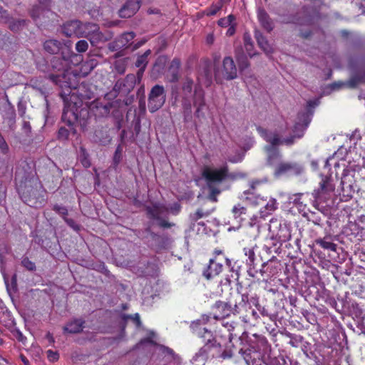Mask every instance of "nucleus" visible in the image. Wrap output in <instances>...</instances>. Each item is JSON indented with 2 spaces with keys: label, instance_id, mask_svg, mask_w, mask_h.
<instances>
[{
  "label": "nucleus",
  "instance_id": "nucleus-1",
  "mask_svg": "<svg viewBox=\"0 0 365 365\" xmlns=\"http://www.w3.org/2000/svg\"><path fill=\"white\" fill-rule=\"evenodd\" d=\"M202 176L205 180L209 190L207 199L213 202H217V197L221 192L220 189L217 185L222 183L227 178H234L232 175L229 174L227 165L219 168L208 165L204 166L202 170Z\"/></svg>",
  "mask_w": 365,
  "mask_h": 365
},
{
  "label": "nucleus",
  "instance_id": "nucleus-2",
  "mask_svg": "<svg viewBox=\"0 0 365 365\" xmlns=\"http://www.w3.org/2000/svg\"><path fill=\"white\" fill-rule=\"evenodd\" d=\"M257 130L262 138L270 143L264 147V150L267 153L268 163L272 165L281 157L279 150L275 147L280 145L281 139L277 133L269 131L262 127H257Z\"/></svg>",
  "mask_w": 365,
  "mask_h": 365
},
{
  "label": "nucleus",
  "instance_id": "nucleus-3",
  "mask_svg": "<svg viewBox=\"0 0 365 365\" xmlns=\"http://www.w3.org/2000/svg\"><path fill=\"white\" fill-rule=\"evenodd\" d=\"M32 185L31 180L20 182L17 184V190L21 198L26 204L30 207H37L43 202V197L40 196L38 190Z\"/></svg>",
  "mask_w": 365,
  "mask_h": 365
},
{
  "label": "nucleus",
  "instance_id": "nucleus-4",
  "mask_svg": "<svg viewBox=\"0 0 365 365\" xmlns=\"http://www.w3.org/2000/svg\"><path fill=\"white\" fill-rule=\"evenodd\" d=\"M248 301L249 297L247 294H238L233 308H232L231 305L228 303L221 301L216 302L215 308L220 312V314L216 316L215 318L228 317L231 312L234 314H239L241 309L246 307Z\"/></svg>",
  "mask_w": 365,
  "mask_h": 365
},
{
  "label": "nucleus",
  "instance_id": "nucleus-5",
  "mask_svg": "<svg viewBox=\"0 0 365 365\" xmlns=\"http://www.w3.org/2000/svg\"><path fill=\"white\" fill-rule=\"evenodd\" d=\"M80 32L83 33V34L80 35V38L84 37L88 38L93 46L106 42L111 38L110 34H103L100 31L99 26L96 24L81 22Z\"/></svg>",
  "mask_w": 365,
  "mask_h": 365
},
{
  "label": "nucleus",
  "instance_id": "nucleus-6",
  "mask_svg": "<svg viewBox=\"0 0 365 365\" xmlns=\"http://www.w3.org/2000/svg\"><path fill=\"white\" fill-rule=\"evenodd\" d=\"M166 98L164 87L160 85L153 86L148 96V107L151 113L159 110L165 103Z\"/></svg>",
  "mask_w": 365,
  "mask_h": 365
},
{
  "label": "nucleus",
  "instance_id": "nucleus-7",
  "mask_svg": "<svg viewBox=\"0 0 365 365\" xmlns=\"http://www.w3.org/2000/svg\"><path fill=\"white\" fill-rule=\"evenodd\" d=\"M237 76V68L234 60L230 57L224 58L222 65L215 71L216 78L233 80Z\"/></svg>",
  "mask_w": 365,
  "mask_h": 365
},
{
  "label": "nucleus",
  "instance_id": "nucleus-8",
  "mask_svg": "<svg viewBox=\"0 0 365 365\" xmlns=\"http://www.w3.org/2000/svg\"><path fill=\"white\" fill-rule=\"evenodd\" d=\"M335 185L330 176H322L319 182V187L313 192L314 197L316 201L322 202L326 200L327 195L334 192Z\"/></svg>",
  "mask_w": 365,
  "mask_h": 365
},
{
  "label": "nucleus",
  "instance_id": "nucleus-9",
  "mask_svg": "<svg viewBox=\"0 0 365 365\" xmlns=\"http://www.w3.org/2000/svg\"><path fill=\"white\" fill-rule=\"evenodd\" d=\"M147 212L150 217L158 221V225L162 227L169 228L173 224L167 222L163 217L168 214V208L161 204H155L152 207H147Z\"/></svg>",
  "mask_w": 365,
  "mask_h": 365
},
{
  "label": "nucleus",
  "instance_id": "nucleus-10",
  "mask_svg": "<svg viewBox=\"0 0 365 365\" xmlns=\"http://www.w3.org/2000/svg\"><path fill=\"white\" fill-rule=\"evenodd\" d=\"M221 351V345L217 342L213 336L212 338H207L205 345L199 350L197 353V356H201L205 359L212 356V358L217 356V355Z\"/></svg>",
  "mask_w": 365,
  "mask_h": 365
},
{
  "label": "nucleus",
  "instance_id": "nucleus-11",
  "mask_svg": "<svg viewBox=\"0 0 365 365\" xmlns=\"http://www.w3.org/2000/svg\"><path fill=\"white\" fill-rule=\"evenodd\" d=\"M303 171V167L297 163H281L275 170V174L277 175L290 173L298 175Z\"/></svg>",
  "mask_w": 365,
  "mask_h": 365
},
{
  "label": "nucleus",
  "instance_id": "nucleus-12",
  "mask_svg": "<svg viewBox=\"0 0 365 365\" xmlns=\"http://www.w3.org/2000/svg\"><path fill=\"white\" fill-rule=\"evenodd\" d=\"M141 0H127L119 10V16L121 18H130L133 16L140 9Z\"/></svg>",
  "mask_w": 365,
  "mask_h": 365
},
{
  "label": "nucleus",
  "instance_id": "nucleus-13",
  "mask_svg": "<svg viewBox=\"0 0 365 365\" xmlns=\"http://www.w3.org/2000/svg\"><path fill=\"white\" fill-rule=\"evenodd\" d=\"M81 22L80 21H70L63 24L62 27L63 33L68 37L75 36L80 38V35L83 34L81 33Z\"/></svg>",
  "mask_w": 365,
  "mask_h": 365
},
{
  "label": "nucleus",
  "instance_id": "nucleus-14",
  "mask_svg": "<svg viewBox=\"0 0 365 365\" xmlns=\"http://www.w3.org/2000/svg\"><path fill=\"white\" fill-rule=\"evenodd\" d=\"M85 321L82 319H74L68 322L63 327L64 333L78 334L83 331Z\"/></svg>",
  "mask_w": 365,
  "mask_h": 365
},
{
  "label": "nucleus",
  "instance_id": "nucleus-15",
  "mask_svg": "<svg viewBox=\"0 0 365 365\" xmlns=\"http://www.w3.org/2000/svg\"><path fill=\"white\" fill-rule=\"evenodd\" d=\"M222 270V265L220 263L215 262L213 259L210 260V264L207 268L203 272V276L207 279L218 275Z\"/></svg>",
  "mask_w": 365,
  "mask_h": 365
},
{
  "label": "nucleus",
  "instance_id": "nucleus-16",
  "mask_svg": "<svg viewBox=\"0 0 365 365\" xmlns=\"http://www.w3.org/2000/svg\"><path fill=\"white\" fill-rule=\"evenodd\" d=\"M255 38L258 46L264 51L266 54L268 55L272 53V46L261 33L256 32Z\"/></svg>",
  "mask_w": 365,
  "mask_h": 365
},
{
  "label": "nucleus",
  "instance_id": "nucleus-17",
  "mask_svg": "<svg viewBox=\"0 0 365 365\" xmlns=\"http://www.w3.org/2000/svg\"><path fill=\"white\" fill-rule=\"evenodd\" d=\"M61 48V43L56 39H49L44 42L43 48L51 54H56L59 52Z\"/></svg>",
  "mask_w": 365,
  "mask_h": 365
},
{
  "label": "nucleus",
  "instance_id": "nucleus-18",
  "mask_svg": "<svg viewBox=\"0 0 365 365\" xmlns=\"http://www.w3.org/2000/svg\"><path fill=\"white\" fill-rule=\"evenodd\" d=\"M135 35L133 32H126L119 36L115 41V44L118 48L127 47L135 38Z\"/></svg>",
  "mask_w": 365,
  "mask_h": 365
},
{
  "label": "nucleus",
  "instance_id": "nucleus-19",
  "mask_svg": "<svg viewBox=\"0 0 365 365\" xmlns=\"http://www.w3.org/2000/svg\"><path fill=\"white\" fill-rule=\"evenodd\" d=\"M258 19L264 29L268 31H271L273 29L272 22L269 19L267 13L263 10L259 9L258 11Z\"/></svg>",
  "mask_w": 365,
  "mask_h": 365
},
{
  "label": "nucleus",
  "instance_id": "nucleus-20",
  "mask_svg": "<svg viewBox=\"0 0 365 365\" xmlns=\"http://www.w3.org/2000/svg\"><path fill=\"white\" fill-rule=\"evenodd\" d=\"M259 184V181H253L250 184V188L244 192L245 199L250 201L254 204H258V196L256 195L255 190L257 185Z\"/></svg>",
  "mask_w": 365,
  "mask_h": 365
},
{
  "label": "nucleus",
  "instance_id": "nucleus-21",
  "mask_svg": "<svg viewBox=\"0 0 365 365\" xmlns=\"http://www.w3.org/2000/svg\"><path fill=\"white\" fill-rule=\"evenodd\" d=\"M194 106L196 107L195 115L197 116H199L201 109L205 106L204 95L202 92L195 91L194 98Z\"/></svg>",
  "mask_w": 365,
  "mask_h": 365
},
{
  "label": "nucleus",
  "instance_id": "nucleus-22",
  "mask_svg": "<svg viewBox=\"0 0 365 365\" xmlns=\"http://www.w3.org/2000/svg\"><path fill=\"white\" fill-rule=\"evenodd\" d=\"M182 108L184 120L188 122L192 118V106L190 101L187 99V97L184 96L182 100Z\"/></svg>",
  "mask_w": 365,
  "mask_h": 365
},
{
  "label": "nucleus",
  "instance_id": "nucleus-23",
  "mask_svg": "<svg viewBox=\"0 0 365 365\" xmlns=\"http://www.w3.org/2000/svg\"><path fill=\"white\" fill-rule=\"evenodd\" d=\"M151 51L147 50L143 54L139 56L135 62V66L138 68H145L148 60V58L150 55Z\"/></svg>",
  "mask_w": 365,
  "mask_h": 365
},
{
  "label": "nucleus",
  "instance_id": "nucleus-24",
  "mask_svg": "<svg viewBox=\"0 0 365 365\" xmlns=\"http://www.w3.org/2000/svg\"><path fill=\"white\" fill-rule=\"evenodd\" d=\"M301 127L302 128L300 133L293 134L292 136H290L289 138L281 140L280 144L284 143L287 145H291L294 144L295 139H297V138L299 139V138H302L304 134L305 127H304V126H301Z\"/></svg>",
  "mask_w": 365,
  "mask_h": 365
},
{
  "label": "nucleus",
  "instance_id": "nucleus-25",
  "mask_svg": "<svg viewBox=\"0 0 365 365\" xmlns=\"http://www.w3.org/2000/svg\"><path fill=\"white\" fill-rule=\"evenodd\" d=\"M316 242L324 249L329 250L334 252H336V245L330 241H327L325 237L323 239H317Z\"/></svg>",
  "mask_w": 365,
  "mask_h": 365
},
{
  "label": "nucleus",
  "instance_id": "nucleus-26",
  "mask_svg": "<svg viewBox=\"0 0 365 365\" xmlns=\"http://www.w3.org/2000/svg\"><path fill=\"white\" fill-rule=\"evenodd\" d=\"M243 40H244L245 47V49H246L248 55L250 57L253 56L255 54L253 53H252V49H253V43H252V38H251L250 35L247 33H245L243 36Z\"/></svg>",
  "mask_w": 365,
  "mask_h": 365
},
{
  "label": "nucleus",
  "instance_id": "nucleus-27",
  "mask_svg": "<svg viewBox=\"0 0 365 365\" xmlns=\"http://www.w3.org/2000/svg\"><path fill=\"white\" fill-rule=\"evenodd\" d=\"M21 265L29 271H34L36 269L35 263L31 261L27 257L22 258Z\"/></svg>",
  "mask_w": 365,
  "mask_h": 365
},
{
  "label": "nucleus",
  "instance_id": "nucleus-28",
  "mask_svg": "<svg viewBox=\"0 0 365 365\" xmlns=\"http://www.w3.org/2000/svg\"><path fill=\"white\" fill-rule=\"evenodd\" d=\"M193 81L190 79H187L182 85V91L185 97L191 94L192 90Z\"/></svg>",
  "mask_w": 365,
  "mask_h": 365
},
{
  "label": "nucleus",
  "instance_id": "nucleus-29",
  "mask_svg": "<svg viewBox=\"0 0 365 365\" xmlns=\"http://www.w3.org/2000/svg\"><path fill=\"white\" fill-rule=\"evenodd\" d=\"M88 48V43L86 40H80L76 43V50L78 53H84Z\"/></svg>",
  "mask_w": 365,
  "mask_h": 365
},
{
  "label": "nucleus",
  "instance_id": "nucleus-30",
  "mask_svg": "<svg viewBox=\"0 0 365 365\" xmlns=\"http://www.w3.org/2000/svg\"><path fill=\"white\" fill-rule=\"evenodd\" d=\"M235 20L233 15H229L227 17L220 19L218 21L219 26L222 27H227L232 26V22Z\"/></svg>",
  "mask_w": 365,
  "mask_h": 365
},
{
  "label": "nucleus",
  "instance_id": "nucleus-31",
  "mask_svg": "<svg viewBox=\"0 0 365 365\" xmlns=\"http://www.w3.org/2000/svg\"><path fill=\"white\" fill-rule=\"evenodd\" d=\"M239 68L241 71H245L250 66V63L245 56H237Z\"/></svg>",
  "mask_w": 365,
  "mask_h": 365
},
{
  "label": "nucleus",
  "instance_id": "nucleus-32",
  "mask_svg": "<svg viewBox=\"0 0 365 365\" xmlns=\"http://www.w3.org/2000/svg\"><path fill=\"white\" fill-rule=\"evenodd\" d=\"M235 218L240 217L242 215L245 214L246 208L240 204L235 205L232 210Z\"/></svg>",
  "mask_w": 365,
  "mask_h": 365
},
{
  "label": "nucleus",
  "instance_id": "nucleus-33",
  "mask_svg": "<svg viewBox=\"0 0 365 365\" xmlns=\"http://www.w3.org/2000/svg\"><path fill=\"white\" fill-rule=\"evenodd\" d=\"M26 24L25 20L12 21L9 24V28L12 31H18Z\"/></svg>",
  "mask_w": 365,
  "mask_h": 365
},
{
  "label": "nucleus",
  "instance_id": "nucleus-34",
  "mask_svg": "<svg viewBox=\"0 0 365 365\" xmlns=\"http://www.w3.org/2000/svg\"><path fill=\"white\" fill-rule=\"evenodd\" d=\"M4 111L6 113V117L11 120L13 121L15 118V110L9 104L6 105L4 106Z\"/></svg>",
  "mask_w": 365,
  "mask_h": 365
},
{
  "label": "nucleus",
  "instance_id": "nucleus-35",
  "mask_svg": "<svg viewBox=\"0 0 365 365\" xmlns=\"http://www.w3.org/2000/svg\"><path fill=\"white\" fill-rule=\"evenodd\" d=\"M190 328L195 334H200V329H202V323L200 320L192 322Z\"/></svg>",
  "mask_w": 365,
  "mask_h": 365
},
{
  "label": "nucleus",
  "instance_id": "nucleus-36",
  "mask_svg": "<svg viewBox=\"0 0 365 365\" xmlns=\"http://www.w3.org/2000/svg\"><path fill=\"white\" fill-rule=\"evenodd\" d=\"M210 212H204L201 209H198L196 212L191 215L192 220L193 221H197V220L210 215Z\"/></svg>",
  "mask_w": 365,
  "mask_h": 365
},
{
  "label": "nucleus",
  "instance_id": "nucleus-37",
  "mask_svg": "<svg viewBox=\"0 0 365 365\" xmlns=\"http://www.w3.org/2000/svg\"><path fill=\"white\" fill-rule=\"evenodd\" d=\"M245 255L248 257L250 264H252L255 262V252L252 248H244Z\"/></svg>",
  "mask_w": 365,
  "mask_h": 365
},
{
  "label": "nucleus",
  "instance_id": "nucleus-38",
  "mask_svg": "<svg viewBox=\"0 0 365 365\" xmlns=\"http://www.w3.org/2000/svg\"><path fill=\"white\" fill-rule=\"evenodd\" d=\"M53 210L58 212L59 215L63 217H66L68 215V210L65 207L60 206L58 205H54Z\"/></svg>",
  "mask_w": 365,
  "mask_h": 365
},
{
  "label": "nucleus",
  "instance_id": "nucleus-39",
  "mask_svg": "<svg viewBox=\"0 0 365 365\" xmlns=\"http://www.w3.org/2000/svg\"><path fill=\"white\" fill-rule=\"evenodd\" d=\"M197 335L201 338H204L205 339H207V338H212V336L211 331L207 329L205 327L200 329V334Z\"/></svg>",
  "mask_w": 365,
  "mask_h": 365
},
{
  "label": "nucleus",
  "instance_id": "nucleus-40",
  "mask_svg": "<svg viewBox=\"0 0 365 365\" xmlns=\"http://www.w3.org/2000/svg\"><path fill=\"white\" fill-rule=\"evenodd\" d=\"M58 136L59 138L66 139L68 136V131L65 128H61L58 130Z\"/></svg>",
  "mask_w": 365,
  "mask_h": 365
},
{
  "label": "nucleus",
  "instance_id": "nucleus-41",
  "mask_svg": "<svg viewBox=\"0 0 365 365\" xmlns=\"http://www.w3.org/2000/svg\"><path fill=\"white\" fill-rule=\"evenodd\" d=\"M301 126L305 127V129H306L307 127V124L304 125V124H301V123H296L294 127V129H293L294 134H297V133H301V130L302 128Z\"/></svg>",
  "mask_w": 365,
  "mask_h": 365
},
{
  "label": "nucleus",
  "instance_id": "nucleus-42",
  "mask_svg": "<svg viewBox=\"0 0 365 365\" xmlns=\"http://www.w3.org/2000/svg\"><path fill=\"white\" fill-rule=\"evenodd\" d=\"M47 354H48V357L50 359V360L51 361H56L58 360V354L51 350H48L47 351Z\"/></svg>",
  "mask_w": 365,
  "mask_h": 365
},
{
  "label": "nucleus",
  "instance_id": "nucleus-43",
  "mask_svg": "<svg viewBox=\"0 0 365 365\" xmlns=\"http://www.w3.org/2000/svg\"><path fill=\"white\" fill-rule=\"evenodd\" d=\"M40 9L39 6L34 7L31 13V15L34 19H36L39 17L38 10Z\"/></svg>",
  "mask_w": 365,
  "mask_h": 365
},
{
  "label": "nucleus",
  "instance_id": "nucleus-44",
  "mask_svg": "<svg viewBox=\"0 0 365 365\" xmlns=\"http://www.w3.org/2000/svg\"><path fill=\"white\" fill-rule=\"evenodd\" d=\"M159 348H160V350L164 354H173V353L172 349H170L168 347H165L164 346H160Z\"/></svg>",
  "mask_w": 365,
  "mask_h": 365
},
{
  "label": "nucleus",
  "instance_id": "nucleus-45",
  "mask_svg": "<svg viewBox=\"0 0 365 365\" xmlns=\"http://www.w3.org/2000/svg\"><path fill=\"white\" fill-rule=\"evenodd\" d=\"M215 41V38L212 34H209L206 37V43L209 45H211Z\"/></svg>",
  "mask_w": 365,
  "mask_h": 365
},
{
  "label": "nucleus",
  "instance_id": "nucleus-46",
  "mask_svg": "<svg viewBox=\"0 0 365 365\" xmlns=\"http://www.w3.org/2000/svg\"><path fill=\"white\" fill-rule=\"evenodd\" d=\"M276 202L274 200L272 201L270 203H267L266 205V207L267 210H270V211H272V210H274L276 209Z\"/></svg>",
  "mask_w": 365,
  "mask_h": 365
},
{
  "label": "nucleus",
  "instance_id": "nucleus-47",
  "mask_svg": "<svg viewBox=\"0 0 365 365\" xmlns=\"http://www.w3.org/2000/svg\"><path fill=\"white\" fill-rule=\"evenodd\" d=\"M65 221L67 222V224L69 226L72 227L73 229H75V230L78 229V225H75V222H74V221L73 220L65 218Z\"/></svg>",
  "mask_w": 365,
  "mask_h": 365
},
{
  "label": "nucleus",
  "instance_id": "nucleus-48",
  "mask_svg": "<svg viewBox=\"0 0 365 365\" xmlns=\"http://www.w3.org/2000/svg\"><path fill=\"white\" fill-rule=\"evenodd\" d=\"M38 1L42 7H43L44 9L48 8V4H49L48 0H38Z\"/></svg>",
  "mask_w": 365,
  "mask_h": 365
},
{
  "label": "nucleus",
  "instance_id": "nucleus-49",
  "mask_svg": "<svg viewBox=\"0 0 365 365\" xmlns=\"http://www.w3.org/2000/svg\"><path fill=\"white\" fill-rule=\"evenodd\" d=\"M134 322H136L137 325L139 326L140 324V317L138 314H135L134 317H132Z\"/></svg>",
  "mask_w": 365,
  "mask_h": 365
},
{
  "label": "nucleus",
  "instance_id": "nucleus-50",
  "mask_svg": "<svg viewBox=\"0 0 365 365\" xmlns=\"http://www.w3.org/2000/svg\"><path fill=\"white\" fill-rule=\"evenodd\" d=\"M235 31V29L234 26L232 25L228 29V30L227 31V34L229 35V36H232V35L234 34Z\"/></svg>",
  "mask_w": 365,
  "mask_h": 365
},
{
  "label": "nucleus",
  "instance_id": "nucleus-51",
  "mask_svg": "<svg viewBox=\"0 0 365 365\" xmlns=\"http://www.w3.org/2000/svg\"><path fill=\"white\" fill-rule=\"evenodd\" d=\"M108 47H109V48H110L111 51H115V50L119 49V48H118V46H116V44H115V42H113V43H110V44L108 45Z\"/></svg>",
  "mask_w": 365,
  "mask_h": 365
},
{
  "label": "nucleus",
  "instance_id": "nucleus-52",
  "mask_svg": "<svg viewBox=\"0 0 365 365\" xmlns=\"http://www.w3.org/2000/svg\"><path fill=\"white\" fill-rule=\"evenodd\" d=\"M82 164L83 165L84 167L86 168H88L90 166V162L88 159H86V158L82 160Z\"/></svg>",
  "mask_w": 365,
  "mask_h": 365
},
{
  "label": "nucleus",
  "instance_id": "nucleus-53",
  "mask_svg": "<svg viewBox=\"0 0 365 365\" xmlns=\"http://www.w3.org/2000/svg\"><path fill=\"white\" fill-rule=\"evenodd\" d=\"M21 359L25 365H29V360L24 356L21 355Z\"/></svg>",
  "mask_w": 365,
  "mask_h": 365
},
{
  "label": "nucleus",
  "instance_id": "nucleus-54",
  "mask_svg": "<svg viewBox=\"0 0 365 365\" xmlns=\"http://www.w3.org/2000/svg\"><path fill=\"white\" fill-rule=\"evenodd\" d=\"M139 71L137 73V75L138 77L141 76L145 71V68H139Z\"/></svg>",
  "mask_w": 365,
  "mask_h": 365
},
{
  "label": "nucleus",
  "instance_id": "nucleus-55",
  "mask_svg": "<svg viewBox=\"0 0 365 365\" xmlns=\"http://www.w3.org/2000/svg\"><path fill=\"white\" fill-rule=\"evenodd\" d=\"M55 61H53V66L55 68L58 69V71H60V70H61V69H63V66H61V67H58V66H56V65L55 64Z\"/></svg>",
  "mask_w": 365,
  "mask_h": 365
},
{
  "label": "nucleus",
  "instance_id": "nucleus-56",
  "mask_svg": "<svg viewBox=\"0 0 365 365\" xmlns=\"http://www.w3.org/2000/svg\"><path fill=\"white\" fill-rule=\"evenodd\" d=\"M4 195V191L3 190V188L1 187V184L0 183V199L3 197Z\"/></svg>",
  "mask_w": 365,
  "mask_h": 365
},
{
  "label": "nucleus",
  "instance_id": "nucleus-57",
  "mask_svg": "<svg viewBox=\"0 0 365 365\" xmlns=\"http://www.w3.org/2000/svg\"><path fill=\"white\" fill-rule=\"evenodd\" d=\"M51 78H52V80H53L54 82H56V83L58 82V76H51Z\"/></svg>",
  "mask_w": 365,
  "mask_h": 365
},
{
  "label": "nucleus",
  "instance_id": "nucleus-58",
  "mask_svg": "<svg viewBox=\"0 0 365 365\" xmlns=\"http://www.w3.org/2000/svg\"><path fill=\"white\" fill-rule=\"evenodd\" d=\"M220 356L223 359H226L227 357H230V356L227 355L225 352H223Z\"/></svg>",
  "mask_w": 365,
  "mask_h": 365
},
{
  "label": "nucleus",
  "instance_id": "nucleus-59",
  "mask_svg": "<svg viewBox=\"0 0 365 365\" xmlns=\"http://www.w3.org/2000/svg\"><path fill=\"white\" fill-rule=\"evenodd\" d=\"M23 335L21 333H19V339L21 341H23Z\"/></svg>",
  "mask_w": 365,
  "mask_h": 365
},
{
  "label": "nucleus",
  "instance_id": "nucleus-60",
  "mask_svg": "<svg viewBox=\"0 0 365 365\" xmlns=\"http://www.w3.org/2000/svg\"><path fill=\"white\" fill-rule=\"evenodd\" d=\"M68 113V110H63V118H64Z\"/></svg>",
  "mask_w": 365,
  "mask_h": 365
},
{
  "label": "nucleus",
  "instance_id": "nucleus-61",
  "mask_svg": "<svg viewBox=\"0 0 365 365\" xmlns=\"http://www.w3.org/2000/svg\"><path fill=\"white\" fill-rule=\"evenodd\" d=\"M289 237H290V236H289V235H288L287 236L284 235V236H283V237H284V238H283V240H282L285 241L286 240L289 239Z\"/></svg>",
  "mask_w": 365,
  "mask_h": 365
},
{
  "label": "nucleus",
  "instance_id": "nucleus-62",
  "mask_svg": "<svg viewBox=\"0 0 365 365\" xmlns=\"http://www.w3.org/2000/svg\"><path fill=\"white\" fill-rule=\"evenodd\" d=\"M173 63H176V65H179V61L178 60H173Z\"/></svg>",
  "mask_w": 365,
  "mask_h": 365
},
{
  "label": "nucleus",
  "instance_id": "nucleus-63",
  "mask_svg": "<svg viewBox=\"0 0 365 365\" xmlns=\"http://www.w3.org/2000/svg\"><path fill=\"white\" fill-rule=\"evenodd\" d=\"M47 336H48V338L49 339H53V337H52V336H51V334H48L47 335Z\"/></svg>",
  "mask_w": 365,
  "mask_h": 365
},
{
  "label": "nucleus",
  "instance_id": "nucleus-64",
  "mask_svg": "<svg viewBox=\"0 0 365 365\" xmlns=\"http://www.w3.org/2000/svg\"><path fill=\"white\" fill-rule=\"evenodd\" d=\"M252 315H253V316H256V315H257V312H256L255 311H253V312H252Z\"/></svg>",
  "mask_w": 365,
  "mask_h": 365
}]
</instances>
